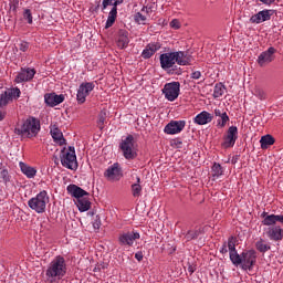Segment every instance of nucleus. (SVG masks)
<instances>
[{"instance_id": "nucleus-2", "label": "nucleus", "mask_w": 283, "mask_h": 283, "mask_svg": "<svg viewBox=\"0 0 283 283\" xmlns=\"http://www.w3.org/2000/svg\"><path fill=\"white\" fill-rule=\"evenodd\" d=\"M66 271L65 259H63V256H56L46 269V281L54 283L56 280H61Z\"/></svg>"}, {"instance_id": "nucleus-27", "label": "nucleus", "mask_w": 283, "mask_h": 283, "mask_svg": "<svg viewBox=\"0 0 283 283\" xmlns=\"http://www.w3.org/2000/svg\"><path fill=\"white\" fill-rule=\"evenodd\" d=\"M117 10L118 9L116 7H113L111 12L108 13V18L105 25L106 29L112 28V25H114V23L116 22V15L118 14Z\"/></svg>"}, {"instance_id": "nucleus-53", "label": "nucleus", "mask_w": 283, "mask_h": 283, "mask_svg": "<svg viewBox=\"0 0 283 283\" xmlns=\"http://www.w3.org/2000/svg\"><path fill=\"white\" fill-rule=\"evenodd\" d=\"M231 163L232 165H235V163H238V157L232 158Z\"/></svg>"}, {"instance_id": "nucleus-36", "label": "nucleus", "mask_w": 283, "mask_h": 283, "mask_svg": "<svg viewBox=\"0 0 283 283\" xmlns=\"http://www.w3.org/2000/svg\"><path fill=\"white\" fill-rule=\"evenodd\" d=\"M7 96H9L10 101H12V98H19V96H21V90L19 88H10L8 91H6Z\"/></svg>"}, {"instance_id": "nucleus-55", "label": "nucleus", "mask_w": 283, "mask_h": 283, "mask_svg": "<svg viewBox=\"0 0 283 283\" xmlns=\"http://www.w3.org/2000/svg\"><path fill=\"white\" fill-rule=\"evenodd\" d=\"M6 174H8V171H7V170H3V171H2V175L6 176Z\"/></svg>"}, {"instance_id": "nucleus-37", "label": "nucleus", "mask_w": 283, "mask_h": 283, "mask_svg": "<svg viewBox=\"0 0 283 283\" xmlns=\"http://www.w3.org/2000/svg\"><path fill=\"white\" fill-rule=\"evenodd\" d=\"M87 216L93 218V229L98 230L101 229V217L98 214L94 216V212H88Z\"/></svg>"}, {"instance_id": "nucleus-47", "label": "nucleus", "mask_w": 283, "mask_h": 283, "mask_svg": "<svg viewBox=\"0 0 283 283\" xmlns=\"http://www.w3.org/2000/svg\"><path fill=\"white\" fill-rule=\"evenodd\" d=\"M255 93H256V96H259V98H266V94L264 93V91H262V90H260V88H258L256 91H255Z\"/></svg>"}, {"instance_id": "nucleus-21", "label": "nucleus", "mask_w": 283, "mask_h": 283, "mask_svg": "<svg viewBox=\"0 0 283 283\" xmlns=\"http://www.w3.org/2000/svg\"><path fill=\"white\" fill-rule=\"evenodd\" d=\"M228 249L230 251V260L231 262H239L240 254L235 251V239L231 237L228 241Z\"/></svg>"}, {"instance_id": "nucleus-24", "label": "nucleus", "mask_w": 283, "mask_h": 283, "mask_svg": "<svg viewBox=\"0 0 283 283\" xmlns=\"http://www.w3.org/2000/svg\"><path fill=\"white\" fill-rule=\"evenodd\" d=\"M268 235L270 240H274L275 242L282 240V228L273 227L269 230Z\"/></svg>"}, {"instance_id": "nucleus-35", "label": "nucleus", "mask_w": 283, "mask_h": 283, "mask_svg": "<svg viewBox=\"0 0 283 283\" xmlns=\"http://www.w3.org/2000/svg\"><path fill=\"white\" fill-rule=\"evenodd\" d=\"M275 222H277V216L275 214L266 216L263 220L265 227H271L272 224H275Z\"/></svg>"}, {"instance_id": "nucleus-32", "label": "nucleus", "mask_w": 283, "mask_h": 283, "mask_svg": "<svg viewBox=\"0 0 283 283\" xmlns=\"http://www.w3.org/2000/svg\"><path fill=\"white\" fill-rule=\"evenodd\" d=\"M255 247L260 251V253H266V251L271 250V245H269L268 242L264 241V239H260L255 243Z\"/></svg>"}, {"instance_id": "nucleus-34", "label": "nucleus", "mask_w": 283, "mask_h": 283, "mask_svg": "<svg viewBox=\"0 0 283 283\" xmlns=\"http://www.w3.org/2000/svg\"><path fill=\"white\" fill-rule=\"evenodd\" d=\"M223 171H222V166H220V164H214L212 166V178L213 180H216V178H220V176H222Z\"/></svg>"}, {"instance_id": "nucleus-33", "label": "nucleus", "mask_w": 283, "mask_h": 283, "mask_svg": "<svg viewBox=\"0 0 283 283\" xmlns=\"http://www.w3.org/2000/svg\"><path fill=\"white\" fill-rule=\"evenodd\" d=\"M227 88L223 86L222 83L216 84L214 91H213V97L220 98V96H222V94H224Z\"/></svg>"}, {"instance_id": "nucleus-39", "label": "nucleus", "mask_w": 283, "mask_h": 283, "mask_svg": "<svg viewBox=\"0 0 283 283\" xmlns=\"http://www.w3.org/2000/svg\"><path fill=\"white\" fill-rule=\"evenodd\" d=\"M10 97L9 95L4 92L0 95V107H6L8 103H10Z\"/></svg>"}, {"instance_id": "nucleus-5", "label": "nucleus", "mask_w": 283, "mask_h": 283, "mask_svg": "<svg viewBox=\"0 0 283 283\" xmlns=\"http://www.w3.org/2000/svg\"><path fill=\"white\" fill-rule=\"evenodd\" d=\"M255 260H258V255L255 254L254 250H248L241 253L239 255L238 262H232L237 266L241 264V269L244 271H251L253 269V265L255 264Z\"/></svg>"}, {"instance_id": "nucleus-48", "label": "nucleus", "mask_w": 283, "mask_h": 283, "mask_svg": "<svg viewBox=\"0 0 283 283\" xmlns=\"http://www.w3.org/2000/svg\"><path fill=\"white\" fill-rule=\"evenodd\" d=\"M140 12L143 13V14H146V17L149 14V12H151V9L150 8H147V7H144L142 10H140Z\"/></svg>"}, {"instance_id": "nucleus-13", "label": "nucleus", "mask_w": 283, "mask_h": 283, "mask_svg": "<svg viewBox=\"0 0 283 283\" xmlns=\"http://www.w3.org/2000/svg\"><path fill=\"white\" fill-rule=\"evenodd\" d=\"M185 120H172L170 122L164 129L165 134H180L182 129H185Z\"/></svg>"}, {"instance_id": "nucleus-3", "label": "nucleus", "mask_w": 283, "mask_h": 283, "mask_svg": "<svg viewBox=\"0 0 283 283\" xmlns=\"http://www.w3.org/2000/svg\"><path fill=\"white\" fill-rule=\"evenodd\" d=\"M159 61L163 70H169L176 63L178 65H189V57L182 51L163 53Z\"/></svg>"}, {"instance_id": "nucleus-49", "label": "nucleus", "mask_w": 283, "mask_h": 283, "mask_svg": "<svg viewBox=\"0 0 283 283\" xmlns=\"http://www.w3.org/2000/svg\"><path fill=\"white\" fill-rule=\"evenodd\" d=\"M261 3H264L265 6H271V3H275V0H259Z\"/></svg>"}, {"instance_id": "nucleus-20", "label": "nucleus", "mask_w": 283, "mask_h": 283, "mask_svg": "<svg viewBox=\"0 0 283 283\" xmlns=\"http://www.w3.org/2000/svg\"><path fill=\"white\" fill-rule=\"evenodd\" d=\"M211 120H213V116L206 111L195 117V123H197V125H207V123H211Z\"/></svg>"}, {"instance_id": "nucleus-30", "label": "nucleus", "mask_w": 283, "mask_h": 283, "mask_svg": "<svg viewBox=\"0 0 283 283\" xmlns=\"http://www.w3.org/2000/svg\"><path fill=\"white\" fill-rule=\"evenodd\" d=\"M137 182L132 185V192L134 198H140V192L143 191V186H140V177L136 178Z\"/></svg>"}, {"instance_id": "nucleus-28", "label": "nucleus", "mask_w": 283, "mask_h": 283, "mask_svg": "<svg viewBox=\"0 0 283 283\" xmlns=\"http://www.w3.org/2000/svg\"><path fill=\"white\" fill-rule=\"evenodd\" d=\"M203 231L205 229L202 228H197L195 230L188 231L185 235L186 242H190V240H196V238H198V235H200V233H202Z\"/></svg>"}, {"instance_id": "nucleus-29", "label": "nucleus", "mask_w": 283, "mask_h": 283, "mask_svg": "<svg viewBox=\"0 0 283 283\" xmlns=\"http://www.w3.org/2000/svg\"><path fill=\"white\" fill-rule=\"evenodd\" d=\"M214 116H218L221 119V122L218 123V125L221 127H224V125L229 123V115H227V112L214 109Z\"/></svg>"}, {"instance_id": "nucleus-45", "label": "nucleus", "mask_w": 283, "mask_h": 283, "mask_svg": "<svg viewBox=\"0 0 283 283\" xmlns=\"http://www.w3.org/2000/svg\"><path fill=\"white\" fill-rule=\"evenodd\" d=\"M104 123H105V113H101V114H99V118H98V126H99V129H103Z\"/></svg>"}, {"instance_id": "nucleus-15", "label": "nucleus", "mask_w": 283, "mask_h": 283, "mask_svg": "<svg viewBox=\"0 0 283 283\" xmlns=\"http://www.w3.org/2000/svg\"><path fill=\"white\" fill-rule=\"evenodd\" d=\"M44 101L50 107H56V105H61L65 101V96L50 93L44 95Z\"/></svg>"}, {"instance_id": "nucleus-18", "label": "nucleus", "mask_w": 283, "mask_h": 283, "mask_svg": "<svg viewBox=\"0 0 283 283\" xmlns=\"http://www.w3.org/2000/svg\"><path fill=\"white\" fill-rule=\"evenodd\" d=\"M139 238L140 234L138 232H128L119 237V242L120 244H127L128 247H132V244H134V240H138Z\"/></svg>"}, {"instance_id": "nucleus-9", "label": "nucleus", "mask_w": 283, "mask_h": 283, "mask_svg": "<svg viewBox=\"0 0 283 283\" xmlns=\"http://www.w3.org/2000/svg\"><path fill=\"white\" fill-rule=\"evenodd\" d=\"M104 176L109 182H118V180L123 178V169H120V165L116 163L106 169Z\"/></svg>"}, {"instance_id": "nucleus-22", "label": "nucleus", "mask_w": 283, "mask_h": 283, "mask_svg": "<svg viewBox=\"0 0 283 283\" xmlns=\"http://www.w3.org/2000/svg\"><path fill=\"white\" fill-rule=\"evenodd\" d=\"M51 136L53 140L60 145H65V138H63V133L56 125L51 127Z\"/></svg>"}, {"instance_id": "nucleus-54", "label": "nucleus", "mask_w": 283, "mask_h": 283, "mask_svg": "<svg viewBox=\"0 0 283 283\" xmlns=\"http://www.w3.org/2000/svg\"><path fill=\"white\" fill-rule=\"evenodd\" d=\"M227 251H228V250H227V247L223 245L222 249H221V253H227Z\"/></svg>"}, {"instance_id": "nucleus-11", "label": "nucleus", "mask_w": 283, "mask_h": 283, "mask_svg": "<svg viewBox=\"0 0 283 283\" xmlns=\"http://www.w3.org/2000/svg\"><path fill=\"white\" fill-rule=\"evenodd\" d=\"M235 140H238V127L231 126L228 129L222 147L229 149V147H233V145H235Z\"/></svg>"}, {"instance_id": "nucleus-8", "label": "nucleus", "mask_w": 283, "mask_h": 283, "mask_svg": "<svg viewBox=\"0 0 283 283\" xmlns=\"http://www.w3.org/2000/svg\"><path fill=\"white\" fill-rule=\"evenodd\" d=\"M163 93L167 101L174 102L180 96V82L167 83L164 86Z\"/></svg>"}, {"instance_id": "nucleus-38", "label": "nucleus", "mask_w": 283, "mask_h": 283, "mask_svg": "<svg viewBox=\"0 0 283 283\" xmlns=\"http://www.w3.org/2000/svg\"><path fill=\"white\" fill-rule=\"evenodd\" d=\"M120 3H123V0H103V10H105L108 6L116 8L117 6H120Z\"/></svg>"}, {"instance_id": "nucleus-50", "label": "nucleus", "mask_w": 283, "mask_h": 283, "mask_svg": "<svg viewBox=\"0 0 283 283\" xmlns=\"http://www.w3.org/2000/svg\"><path fill=\"white\" fill-rule=\"evenodd\" d=\"M135 258H136V260H137L138 262H142V260H143V252H137V253L135 254Z\"/></svg>"}, {"instance_id": "nucleus-10", "label": "nucleus", "mask_w": 283, "mask_h": 283, "mask_svg": "<svg viewBox=\"0 0 283 283\" xmlns=\"http://www.w3.org/2000/svg\"><path fill=\"white\" fill-rule=\"evenodd\" d=\"M275 48L271 46L265 52H262L258 57L260 67H266L269 63H273L275 59Z\"/></svg>"}, {"instance_id": "nucleus-51", "label": "nucleus", "mask_w": 283, "mask_h": 283, "mask_svg": "<svg viewBox=\"0 0 283 283\" xmlns=\"http://www.w3.org/2000/svg\"><path fill=\"white\" fill-rule=\"evenodd\" d=\"M276 222H282L283 224V216H276Z\"/></svg>"}, {"instance_id": "nucleus-41", "label": "nucleus", "mask_w": 283, "mask_h": 283, "mask_svg": "<svg viewBox=\"0 0 283 283\" xmlns=\"http://www.w3.org/2000/svg\"><path fill=\"white\" fill-rule=\"evenodd\" d=\"M23 17L28 20V23L32 24V12L30 9L24 10Z\"/></svg>"}, {"instance_id": "nucleus-6", "label": "nucleus", "mask_w": 283, "mask_h": 283, "mask_svg": "<svg viewBox=\"0 0 283 283\" xmlns=\"http://www.w3.org/2000/svg\"><path fill=\"white\" fill-rule=\"evenodd\" d=\"M61 163L63 167H66V169L74 170L78 167V163L76 161V151L74 150V147L70 146L69 151H65V149L62 150Z\"/></svg>"}, {"instance_id": "nucleus-31", "label": "nucleus", "mask_w": 283, "mask_h": 283, "mask_svg": "<svg viewBox=\"0 0 283 283\" xmlns=\"http://www.w3.org/2000/svg\"><path fill=\"white\" fill-rule=\"evenodd\" d=\"M117 45H118V48H120V50H123L124 48H127V45H129V38L127 36V33L122 32L119 34V38L117 40Z\"/></svg>"}, {"instance_id": "nucleus-4", "label": "nucleus", "mask_w": 283, "mask_h": 283, "mask_svg": "<svg viewBox=\"0 0 283 283\" xmlns=\"http://www.w3.org/2000/svg\"><path fill=\"white\" fill-rule=\"evenodd\" d=\"M50 202V197H48V192L45 190L38 193L35 197L29 200L28 205L30 209L35 211L36 213H45V207Z\"/></svg>"}, {"instance_id": "nucleus-12", "label": "nucleus", "mask_w": 283, "mask_h": 283, "mask_svg": "<svg viewBox=\"0 0 283 283\" xmlns=\"http://www.w3.org/2000/svg\"><path fill=\"white\" fill-rule=\"evenodd\" d=\"M94 90V83H84L77 90V103H85V98L90 96V92Z\"/></svg>"}, {"instance_id": "nucleus-1", "label": "nucleus", "mask_w": 283, "mask_h": 283, "mask_svg": "<svg viewBox=\"0 0 283 283\" xmlns=\"http://www.w3.org/2000/svg\"><path fill=\"white\" fill-rule=\"evenodd\" d=\"M41 132V122L34 117L24 119L15 127V134L22 138H34Z\"/></svg>"}, {"instance_id": "nucleus-52", "label": "nucleus", "mask_w": 283, "mask_h": 283, "mask_svg": "<svg viewBox=\"0 0 283 283\" xmlns=\"http://www.w3.org/2000/svg\"><path fill=\"white\" fill-rule=\"evenodd\" d=\"M3 118H6V113L0 112V120H3Z\"/></svg>"}, {"instance_id": "nucleus-46", "label": "nucleus", "mask_w": 283, "mask_h": 283, "mask_svg": "<svg viewBox=\"0 0 283 283\" xmlns=\"http://www.w3.org/2000/svg\"><path fill=\"white\" fill-rule=\"evenodd\" d=\"M200 76H202V73H200V71H195L191 73V78H195V81H198Z\"/></svg>"}, {"instance_id": "nucleus-16", "label": "nucleus", "mask_w": 283, "mask_h": 283, "mask_svg": "<svg viewBox=\"0 0 283 283\" xmlns=\"http://www.w3.org/2000/svg\"><path fill=\"white\" fill-rule=\"evenodd\" d=\"M36 71L34 69H24L15 77V83H23L25 81H32Z\"/></svg>"}, {"instance_id": "nucleus-25", "label": "nucleus", "mask_w": 283, "mask_h": 283, "mask_svg": "<svg viewBox=\"0 0 283 283\" xmlns=\"http://www.w3.org/2000/svg\"><path fill=\"white\" fill-rule=\"evenodd\" d=\"M260 144H261V149H269L271 145L275 144V138H273V136L271 135L262 136L260 139Z\"/></svg>"}, {"instance_id": "nucleus-40", "label": "nucleus", "mask_w": 283, "mask_h": 283, "mask_svg": "<svg viewBox=\"0 0 283 283\" xmlns=\"http://www.w3.org/2000/svg\"><path fill=\"white\" fill-rule=\"evenodd\" d=\"M135 20L137 21V23H145V21H147V14L142 13L140 11L135 15Z\"/></svg>"}, {"instance_id": "nucleus-26", "label": "nucleus", "mask_w": 283, "mask_h": 283, "mask_svg": "<svg viewBox=\"0 0 283 283\" xmlns=\"http://www.w3.org/2000/svg\"><path fill=\"white\" fill-rule=\"evenodd\" d=\"M76 205L80 211H90V207H92V202H90V199L87 197H82V199H77Z\"/></svg>"}, {"instance_id": "nucleus-19", "label": "nucleus", "mask_w": 283, "mask_h": 283, "mask_svg": "<svg viewBox=\"0 0 283 283\" xmlns=\"http://www.w3.org/2000/svg\"><path fill=\"white\" fill-rule=\"evenodd\" d=\"M160 48L161 45L158 42L149 43L142 53L143 59H151V56H154V54H156Z\"/></svg>"}, {"instance_id": "nucleus-7", "label": "nucleus", "mask_w": 283, "mask_h": 283, "mask_svg": "<svg viewBox=\"0 0 283 283\" xmlns=\"http://www.w3.org/2000/svg\"><path fill=\"white\" fill-rule=\"evenodd\" d=\"M120 149L124 154V157L127 160H132L136 157V148L134 147V136L129 135L120 144Z\"/></svg>"}, {"instance_id": "nucleus-42", "label": "nucleus", "mask_w": 283, "mask_h": 283, "mask_svg": "<svg viewBox=\"0 0 283 283\" xmlns=\"http://www.w3.org/2000/svg\"><path fill=\"white\" fill-rule=\"evenodd\" d=\"M28 48H30V44L28 42H21L19 44V50H21V52H28Z\"/></svg>"}, {"instance_id": "nucleus-23", "label": "nucleus", "mask_w": 283, "mask_h": 283, "mask_svg": "<svg viewBox=\"0 0 283 283\" xmlns=\"http://www.w3.org/2000/svg\"><path fill=\"white\" fill-rule=\"evenodd\" d=\"M20 168L27 178H34L36 176V169L34 167L28 166L21 161Z\"/></svg>"}, {"instance_id": "nucleus-43", "label": "nucleus", "mask_w": 283, "mask_h": 283, "mask_svg": "<svg viewBox=\"0 0 283 283\" xmlns=\"http://www.w3.org/2000/svg\"><path fill=\"white\" fill-rule=\"evenodd\" d=\"M17 8H19V0H12L10 2V10H13V12H17Z\"/></svg>"}, {"instance_id": "nucleus-17", "label": "nucleus", "mask_w": 283, "mask_h": 283, "mask_svg": "<svg viewBox=\"0 0 283 283\" xmlns=\"http://www.w3.org/2000/svg\"><path fill=\"white\" fill-rule=\"evenodd\" d=\"M66 189H67L69 193H71V196H73V198H76V201L90 196V192L83 190L81 187H78L76 185H70V186H67Z\"/></svg>"}, {"instance_id": "nucleus-14", "label": "nucleus", "mask_w": 283, "mask_h": 283, "mask_svg": "<svg viewBox=\"0 0 283 283\" xmlns=\"http://www.w3.org/2000/svg\"><path fill=\"white\" fill-rule=\"evenodd\" d=\"M273 17V10H263L250 18L251 23H264Z\"/></svg>"}, {"instance_id": "nucleus-44", "label": "nucleus", "mask_w": 283, "mask_h": 283, "mask_svg": "<svg viewBox=\"0 0 283 283\" xmlns=\"http://www.w3.org/2000/svg\"><path fill=\"white\" fill-rule=\"evenodd\" d=\"M170 28H174V30H180V21H178V20H172L171 22H170Z\"/></svg>"}]
</instances>
